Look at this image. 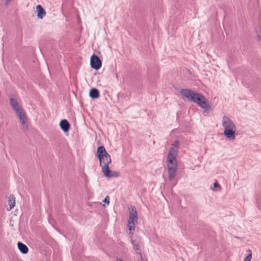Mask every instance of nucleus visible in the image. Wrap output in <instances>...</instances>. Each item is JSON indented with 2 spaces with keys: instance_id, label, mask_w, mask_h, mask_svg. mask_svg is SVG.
I'll list each match as a JSON object with an SVG mask.
<instances>
[{
  "instance_id": "f257e3e1",
  "label": "nucleus",
  "mask_w": 261,
  "mask_h": 261,
  "mask_svg": "<svg viewBox=\"0 0 261 261\" xmlns=\"http://www.w3.org/2000/svg\"><path fill=\"white\" fill-rule=\"evenodd\" d=\"M179 142L175 141L170 148L167 156V169L170 180H172L176 174L177 165L176 157L179 147Z\"/></svg>"
},
{
  "instance_id": "f03ea898",
  "label": "nucleus",
  "mask_w": 261,
  "mask_h": 261,
  "mask_svg": "<svg viewBox=\"0 0 261 261\" xmlns=\"http://www.w3.org/2000/svg\"><path fill=\"white\" fill-rule=\"evenodd\" d=\"M180 93L188 100L196 103L205 111L211 109L210 105L208 103L206 98L202 94L187 89H181Z\"/></svg>"
},
{
  "instance_id": "7ed1b4c3",
  "label": "nucleus",
  "mask_w": 261,
  "mask_h": 261,
  "mask_svg": "<svg viewBox=\"0 0 261 261\" xmlns=\"http://www.w3.org/2000/svg\"><path fill=\"white\" fill-rule=\"evenodd\" d=\"M222 125L224 127L223 134L226 138L230 140H235L236 127L233 121L226 116L222 118Z\"/></svg>"
},
{
  "instance_id": "20e7f679",
  "label": "nucleus",
  "mask_w": 261,
  "mask_h": 261,
  "mask_svg": "<svg viewBox=\"0 0 261 261\" xmlns=\"http://www.w3.org/2000/svg\"><path fill=\"white\" fill-rule=\"evenodd\" d=\"M137 212L136 207L132 206L129 209V219L127 222V228L129 231L130 237L133 234V231H135V225L137 223Z\"/></svg>"
},
{
  "instance_id": "39448f33",
  "label": "nucleus",
  "mask_w": 261,
  "mask_h": 261,
  "mask_svg": "<svg viewBox=\"0 0 261 261\" xmlns=\"http://www.w3.org/2000/svg\"><path fill=\"white\" fill-rule=\"evenodd\" d=\"M91 66L95 70H98L101 66V61L99 58L95 55H93L90 59Z\"/></svg>"
},
{
  "instance_id": "423d86ee",
  "label": "nucleus",
  "mask_w": 261,
  "mask_h": 261,
  "mask_svg": "<svg viewBox=\"0 0 261 261\" xmlns=\"http://www.w3.org/2000/svg\"><path fill=\"white\" fill-rule=\"evenodd\" d=\"M102 172L104 175L108 178L117 177L119 175V173L117 172L112 171L110 169L109 166L105 165L101 168Z\"/></svg>"
},
{
  "instance_id": "0eeeda50",
  "label": "nucleus",
  "mask_w": 261,
  "mask_h": 261,
  "mask_svg": "<svg viewBox=\"0 0 261 261\" xmlns=\"http://www.w3.org/2000/svg\"><path fill=\"white\" fill-rule=\"evenodd\" d=\"M11 106L16 113L17 115L19 114V113H22L21 108L18 105L17 100L13 98H11L10 99Z\"/></svg>"
},
{
  "instance_id": "6e6552de",
  "label": "nucleus",
  "mask_w": 261,
  "mask_h": 261,
  "mask_svg": "<svg viewBox=\"0 0 261 261\" xmlns=\"http://www.w3.org/2000/svg\"><path fill=\"white\" fill-rule=\"evenodd\" d=\"M108 155H110L107 152L103 146H100L98 147L96 152V156L98 158V159L99 158H102Z\"/></svg>"
},
{
  "instance_id": "1a4fd4ad",
  "label": "nucleus",
  "mask_w": 261,
  "mask_h": 261,
  "mask_svg": "<svg viewBox=\"0 0 261 261\" xmlns=\"http://www.w3.org/2000/svg\"><path fill=\"white\" fill-rule=\"evenodd\" d=\"M100 163V166L102 168V167L105 165H107L108 166L111 163V159L110 155L106 156L105 157H101L98 158Z\"/></svg>"
},
{
  "instance_id": "9d476101",
  "label": "nucleus",
  "mask_w": 261,
  "mask_h": 261,
  "mask_svg": "<svg viewBox=\"0 0 261 261\" xmlns=\"http://www.w3.org/2000/svg\"><path fill=\"white\" fill-rule=\"evenodd\" d=\"M130 242L133 246L134 250L136 252V253L139 254L141 258H142V253L140 249V243L139 242L135 241L133 240L132 238H131Z\"/></svg>"
},
{
  "instance_id": "9b49d317",
  "label": "nucleus",
  "mask_w": 261,
  "mask_h": 261,
  "mask_svg": "<svg viewBox=\"0 0 261 261\" xmlns=\"http://www.w3.org/2000/svg\"><path fill=\"white\" fill-rule=\"evenodd\" d=\"M36 10L37 12V17L40 19H42L46 15V12L43 7L38 5L36 6Z\"/></svg>"
},
{
  "instance_id": "f8f14e48",
  "label": "nucleus",
  "mask_w": 261,
  "mask_h": 261,
  "mask_svg": "<svg viewBox=\"0 0 261 261\" xmlns=\"http://www.w3.org/2000/svg\"><path fill=\"white\" fill-rule=\"evenodd\" d=\"M60 126L64 132H67L70 128V124L67 120L64 119L61 121Z\"/></svg>"
},
{
  "instance_id": "ddd939ff",
  "label": "nucleus",
  "mask_w": 261,
  "mask_h": 261,
  "mask_svg": "<svg viewBox=\"0 0 261 261\" xmlns=\"http://www.w3.org/2000/svg\"><path fill=\"white\" fill-rule=\"evenodd\" d=\"M15 197L11 195L8 197V204L9 207L7 208L8 211H11L15 205Z\"/></svg>"
},
{
  "instance_id": "4468645a",
  "label": "nucleus",
  "mask_w": 261,
  "mask_h": 261,
  "mask_svg": "<svg viewBox=\"0 0 261 261\" xmlns=\"http://www.w3.org/2000/svg\"><path fill=\"white\" fill-rule=\"evenodd\" d=\"M18 117L19 118L21 125H22L23 129L24 130H27L28 129V125L25 122V116L23 113H19V114L17 115Z\"/></svg>"
},
{
  "instance_id": "2eb2a0df",
  "label": "nucleus",
  "mask_w": 261,
  "mask_h": 261,
  "mask_svg": "<svg viewBox=\"0 0 261 261\" xmlns=\"http://www.w3.org/2000/svg\"><path fill=\"white\" fill-rule=\"evenodd\" d=\"M17 246L20 251L23 254H26L28 252L29 249L28 247L21 242L17 243Z\"/></svg>"
},
{
  "instance_id": "dca6fc26",
  "label": "nucleus",
  "mask_w": 261,
  "mask_h": 261,
  "mask_svg": "<svg viewBox=\"0 0 261 261\" xmlns=\"http://www.w3.org/2000/svg\"><path fill=\"white\" fill-rule=\"evenodd\" d=\"M89 95L92 98H97L99 97V92L97 89L93 88L90 91Z\"/></svg>"
},
{
  "instance_id": "f3484780",
  "label": "nucleus",
  "mask_w": 261,
  "mask_h": 261,
  "mask_svg": "<svg viewBox=\"0 0 261 261\" xmlns=\"http://www.w3.org/2000/svg\"><path fill=\"white\" fill-rule=\"evenodd\" d=\"M252 258V254L251 252L248 254V255L245 257L243 261H250Z\"/></svg>"
},
{
  "instance_id": "a211bd4d",
  "label": "nucleus",
  "mask_w": 261,
  "mask_h": 261,
  "mask_svg": "<svg viewBox=\"0 0 261 261\" xmlns=\"http://www.w3.org/2000/svg\"><path fill=\"white\" fill-rule=\"evenodd\" d=\"M103 202L107 203L108 204H109L110 203V198L109 197V196H107L104 199V200H103Z\"/></svg>"
},
{
  "instance_id": "6ab92c4d",
  "label": "nucleus",
  "mask_w": 261,
  "mask_h": 261,
  "mask_svg": "<svg viewBox=\"0 0 261 261\" xmlns=\"http://www.w3.org/2000/svg\"><path fill=\"white\" fill-rule=\"evenodd\" d=\"M213 185L214 188H219L220 189H221L220 185L217 182H214Z\"/></svg>"
},
{
  "instance_id": "aec40b11",
  "label": "nucleus",
  "mask_w": 261,
  "mask_h": 261,
  "mask_svg": "<svg viewBox=\"0 0 261 261\" xmlns=\"http://www.w3.org/2000/svg\"><path fill=\"white\" fill-rule=\"evenodd\" d=\"M117 261H123L122 259L118 258L117 259Z\"/></svg>"
},
{
  "instance_id": "412c9836",
  "label": "nucleus",
  "mask_w": 261,
  "mask_h": 261,
  "mask_svg": "<svg viewBox=\"0 0 261 261\" xmlns=\"http://www.w3.org/2000/svg\"><path fill=\"white\" fill-rule=\"evenodd\" d=\"M11 0H6L7 3L8 4Z\"/></svg>"
},
{
  "instance_id": "4be33fe9",
  "label": "nucleus",
  "mask_w": 261,
  "mask_h": 261,
  "mask_svg": "<svg viewBox=\"0 0 261 261\" xmlns=\"http://www.w3.org/2000/svg\"><path fill=\"white\" fill-rule=\"evenodd\" d=\"M259 40L261 39V36H258Z\"/></svg>"
}]
</instances>
